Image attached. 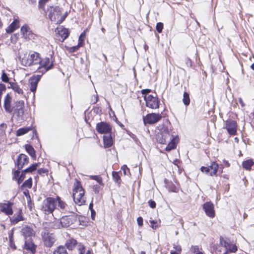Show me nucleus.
I'll return each mask as SVG.
<instances>
[{
  "label": "nucleus",
  "mask_w": 254,
  "mask_h": 254,
  "mask_svg": "<svg viewBox=\"0 0 254 254\" xmlns=\"http://www.w3.org/2000/svg\"><path fill=\"white\" fill-rule=\"evenodd\" d=\"M183 101L184 104L186 106L190 104V100L189 95L188 93H187L186 92H185L184 93Z\"/></svg>",
  "instance_id": "4c0bfd02"
},
{
  "label": "nucleus",
  "mask_w": 254,
  "mask_h": 254,
  "mask_svg": "<svg viewBox=\"0 0 254 254\" xmlns=\"http://www.w3.org/2000/svg\"><path fill=\"white\" fill-rule=\"evenodd\" d=\"M19 174H20V172L18 170L17 171H15L14 172V174H13V177L15 179H17L19 178Z\"/></svg>",
  "instance_id": "4d7b16f0"
},
{
  "label": "nucleus",
  "mask_w": 254,
  "mask_h": 254,
  "mask_svg": "<svg viewBox=\"0 0 254 254\" xmlns=\"http://www.w3.org/2000/svg\"><path fill=\"white\" fill-rule=\"evenodd\" d=\"M49 0H40L39 2L40 7L43 8L45 4Z\"/></svg>",
  "instance_id": "09e8293b"
},
{
  "label": "nucleus",
  "mask_w": 254,
  "mask_h": 254,
  "mask_svg": "<svg viewBox=\"0 0 254 254\" xmlns=\"http://www.w3.org/2000/svg\"><path fill=\"white\" fill-rule=\"evenodd\" d=\"M20 32L22 38L26 40L35 39L36 37L27 24H24L21 27Z\"/></svg>",
  "instance_id": "0eeeda50"
},
{
  "label": "nucleus",
  "mask_w": 254,
  "mask_h": 254,
  "mask_svg": "<svg viewBox=\"0 0 254 254\" xmlns=\"http://www.w3.org/2000/svg\"><path fill=\"white\" fill-rule=\"evenodd\" d=\"M148 204L149 206L152 208H154L156 207L155 202L152 200H149L148 201Z\"/></svg>",
  "instance_id": "603ef678"
},
{
  "label": "nucleus",
  "mask_w": 254,
  "mask_h": 254,
  "mask_svg": "<svg viewBox=\"0 0 254 254\" xmlns=\"http://www.w3.org/2000/svg\"><path fill=\"white\" fill-rule=\"evenodd\" d=\"M53 65V62L51 61L49 58H45L42 59H41V61L37 66V68L39 70L41 69L40 71L45 72L52 68Z\"/></svg>",
  "instance_id": "6e6552de"
},
{
  "label": "nucleus",
  "mask_w": 254,
  "mask_h": 254,
  "mask_svg": "<svg viewBox=\"0 0 254 254\" xmlns=\"http://www.w3.org/2000/svg\"><path fill=\"white\" fill-rule=\"evenodd\" d=\"M42 237L44 245L47 247H51L56 241L55 235L49 232H43Z\"/></svg>",
  "instance_id": "1a4fd4ad"
},
{
  "label": "nucleus",
  "mask_w": 254,
  "mask_h": 254,
  "mask_svg": "<svg viewBox=\"0 0 254 254\" xmlns=\"http://www.w3.org/2000/svg\"><path fill=\"white\" fill-rule=\"evenodd\" d=\"M12 88L15 92H16L18 94L23 93L22 90L17 84L13 85Z\"/></svg>",
  "instance_id": "79ce46f5"
},
{
  "label": "nucleus",
  "mask_w": 254,
  "mask_h": 254,
  "mask_svg": "<svg viewBox=\"0 0 254 254\" xmlns=\"http://www.w3.org/2000/svg\"><path fill=\"white\" fill-rule=\"evenodd\" d=\"M91 178L96 180L99 185H103V184L102 183V179L101 177H100L99 176H92L91 177Z\"/></svg>",
  "instance_id": "37998d69"
},
{
  "label": "nucleus",
  "mask_w": 254,
  "mask_h": 254,
  "mask_svg": "<svg viewBox=\"0 0 254 254\" xmlns=\"http://www.w3.org/2000/svg\"><path fill=\"white\" fill-rule=\"evenodd\" d=\"M22 233L26 240L27 238L30 239L31 237L34 236L35 235V232L33 230L27 226L23 227L22 229Z\"/></svg>",
  "instance_id": "412c9836"
},
{
  "label": "nucleus",
  "mask_w": 254,
  "mask_h": 254,
  "mask_svg": "<svg viewBox=\"0 0 254 254\" xmlns=\"http://www.w3.org/2000/svg\"><path fill=\"white\" fill-rule=\"evenodd\" d=\"M225 128L229 134L234 135L237 133V124L235 121L228 120L226 122Z\"/></svg>",
  "instance_id": "ddd939ff"
},
{
  "label": "nucleus",
  "mask_w": 254,
  "mask_h": 254,
  "mask_svg": "<svg viewBox=\"0 0 254 254\" xmlns=\"http://www.w3.org/2000/svg\"><path fill=\"white\" fill-rule=\"evenodd\" d=\"M163 28V24L161 22H158L156 25V30L159 33H161Z\"/></svg>",
  "instance_id": "c03bdc74"
},
{
  "label": "nucleus",
  "mask_w": 254,
  "mask_h": 254,
  "mask_svg": "<svg viewBox=\"0 0 254 254\" xmlns=\"http://www.w3.org/2000/svg\"><path fill=\"white\" fill-rule=\"evenodd\" d=\"M19 27V22L17 19H15L6 29V32L11 33Z\"/></svg>",
  "instance_id": "a878e982"
},
{
  "label": "nucleus",
  "mask_w": 254,
  "mask_h": 254,
  "mask_svg": "<svg viewBox=\"0 0 254 254\" xmlns=\"http://www.w3.org/2000/svg\"><path fill=\"white\" fill-rule=\"evenodd\" d=\"M251 67L254 70V63L251 65Z\"/></svg>",
  "instance_id": "774afa93"
},
{
  "label": "nucleus",
  "mask_w": 254,
  "mask_h": 254,
  "mask_svg": "<svg viewBox=\"0 0 254 254\" xmlns=\"http://www.w3.org/2000/svg\"><path fill=\"white\" fill-rule=\"evenodd\" d=\"M79 47H80L77 45V46L70 47L68 49V51L71 53L74 52L76 51L79 49Z\"/></svg>",
  "instance_id": "de8ad7c7"
},
{
  "label": "nucleus",
  "mask_w": 254,
  "mask_h": 254,
  "mask_svg": "<svg viewBox=\"0 0 254 254\" xmlns=\"http://www.w3.org/2000/svg\"><path fill=\"white\" fill-rule=\"evenodd\" d=\"M55 31L57 37L62 42L68 37L69 34L68 30L63 26L58 27Z\"/></svg>",
  "instance_id": "9b49d317"
},
{
  "label": "nucleus",
  "mask_w": 254,
  "mask_h": 254,
  "mask_svg": "<svg viewBox=\"0 0 254 254\" xmlns=\"http://www.w3.org/2000/svg\"><path fill=\"white\" fill-rule=\"evenodd\" d=\"M93 189L94 191L96 193H98L99 192L100 188L99 186L94 185L93 187Z\"/></svg>",
  "instance_id": "864d4df0"
},
{
  "label": "nucleus",
  "mask_w": 254,
  "mask_h": 254,
  "mask_svg": "<svg viewBox=\"0 0 254 254\" xmlns=\"http://www.w3.org/2000/svg\"><path fill=\"white\" fill-rule=\"evenodd\" d=\"M91 213H92V218L93 219H94V216L95 215V211L93 210V209H91Z\"/></svg>",
  "instance_id": "0e129e2a"
},
{
  "label": "nucleus",
  "mask_w": 254,
  "mask_h": 254,
  "mask_svg": "<svg viewBox=\"0 0 254 254\" xmlns=\"http://www.w3.org/2000/svg\"><path fill=\"white\" fill-rule=\"evenodd\" d=\"M149 222L150 223L151 227L153 229H156L157 228L160 226L161 221L160 220H150Z\"/></svg>",
  "instance_id": "72a5a7b5"
},
{
  "label": "nucleus",
  "mask_w": 254,
  "mask_h": 254,
  "mask_svg": "<svg viewBox=\"0 0 254 254\" xmlns=\"http://www.w3.org/2000/svg\"><path fill=\"white\" fill-rule=\"evenodd\" d=\"M57 200V203L58 202L59 206L60 207L61 209H64L65 208L66 206V204L64 202L62 201L59 197H57L55 198Z\"/></svg>",
  "instance_id": "e433bc0d"
},
{
  "label": "nucleus",
  "mask_w": 254,
  "mask_h": 254,
  "mask_svg": "<svg viewBox=\"0 0 254 254\" xmlns=\"http://www.w3.org/2000/svg\"><path fill=\"white\" fill-rule=\"evenodd\" d=\"M122 169L124 171V174L126 175L127 174L126 169L128 170V169L127 168V166L126 165H124L122 167Z\"/></svg>",
  "instance_id": "680f3d73"
},
{
  "label": "nucleus",
  "mask_w": 254,
  "mask_h": 254,
  "mask_svg": "<svg viewBox=\"0 0 254 254\" xmlns=\"http://www.w3.org/2000/svg\"><path fill=\"white\" fill-rule=\"evenodd\" d=\"M10 243V244H9V247L12 248V249L13 250H15L16 249V246L15 245H14L13 242H9Z\"/></svg>",
  "instance_id": "052dcab7"
},
{
  "label": "nucleus",
  "mask_w": 254,
  "mask_h": 254,
  "mask_svg": "<svg viewBox=\"0 0 254 254\" xmlns=\"http://www.w3.org/2000/svg\"><path fill=\"white\" fill-rule=\"evenodd\" d=\"M12 205V204L11 203H1L0 204V211L6 215H11L13 213Z\"/></svg>",
  "instance_id": "6ab92c4d"
},
{
  "label": "nucleus",
  "mask_w": 254,
  "mask_h": 254,
  "mask_svg": "<svg viewBox=\"0 0 254 254\" xmlns=\"http://www.w3.org/2000/svg\"><path fill=\"white\" fill-rule=\"evenodd\" d=\"M220 242L221 246L224 247L230 252L235 253L237 251V247L234 244H230L228 241L222 238H220Z\"/></svg>",
  "instance_id": "a211bd4d"
},
{
  "label": "nucleus",
  "mask_w": 254,
  "mask_h": 254,
  "mask_svg": "<svg viewBox=\"0 0 254 254\" xmlns=\"http://www.w3.org/2000/svg\"><path fill=\"white\" fill-rule=\"evenodd\" d=\"M24 249L29 251L32 254H34L36 252V246L32 241L29 240H26L25 241Z\"/></svg>",
  "instance_id": "b1692460"
},
{
  "label": "nucleus",
  "mask_w": 254,
  "mask_h": 254,
  "mask_svg": "<svg viewBox=\"0 0 254 254\" xmlns=\"http://www.w3.org/2000/svg\"><path fill=\"white\" fill-rule=\"evenodd\" d=\"M1 79L2 80L5 82H7L9 81V78L7 76L6 74L4 72H3L1 75Z\"/></svg>",
  "instance_id": "49530a36"
},
{
  "label": "nucleus",
  "mask_w": 254,
  "mask_h": 254,
  "mask_svg": "<svg viewBox=\"0 0 254 254\" xmlns=\"http://www.w3.org/2000/svg\"><path fill=\"white\" fill-rule=\"evenodd\" d=\"M98 96H97V95H96V96L95 97L94 100L93 101V103H96V102L98 101Z\"/></svg>",
  "instance_id": "69168bd1"
},
{
  "label": "nucleus",
  "mask_w": 254,
  "mask_h": 254,
  "mask_svg": "<svg viewBox=\"0 0 254 254\" xmlns=\"http://www.w3.org/2000/svg\"><path fill=\"white\" fill-rule=\"evenodd\" d=\"M30 62L31 65H37L38 66L39 63L41 61V58L39 57V54L37 53H34L29 55Z\"/></svg>",
  "instance_id": "393cba45"
},
{
  "label": "nucleus",
  "mask_w": 254,
  "mask_h": 254,
  "mask_svg": "<svg viewBox=\"0 0 254 254\" xmlns=\"http://www.w3.org/2000/svg\"><path fill=\"white\" fill-rule=\"evenodd\" d=\"M24 102L22 100L17 101L15 103L14 109V114L18 117H21L24 113Z\"/></svg>",
  "instance_id": "dca6fc26"
},
{
  "label": "nucleus",
  "mask_w": 254,
  "mask_h": 254,
  "mask_svg": "<svg viewBox=\"0 0 254 254\" xmlns=\"http://www.w3.org/2000/svg\"><path fill=\"white\" fill-rule=\"evenodd\" d=\"M28 163V157L23 154H20L17 160V165L18 169H21L25 165Z\"/></svg>",
  "instance_id": "aec40b11"
},
{
  "label": "nucleus",
  "mask_w": 254,
  "mask_h": 254,
  "mask_svg": "<svg viewBox=\"0 0 254 254\" xmlns=\"http://www.w3.org/2000/svg\"><path fill=\"white\" fill-rule=\"evenodd\" d=\"M112 176L114 181L117 183H119L121 180L120 176H119V174L117 172H113Z\"/></svg>",
  "instance_id": "58836bf2"
},
{
  "label": "nucleus",
  "mask_w": 254,
  "mask_h": 254,
  "mask_svg": "<svg viewBox=\"0 0 254 254\" xmlns=\"http://www.w3.org/2000/svg\"><path fill=\"white\" fill-rule=\"evenodd\" d=\"M28 207L31 209L33 206V204L32 203H31L30 202H28Z\"/></svg>",
  "instance_id": "338daca9"
},
{
  "label": "nucleus",
  "mask_w": 254,
  "mask_h": 254,
  "mask_svg": "<svg viewBox=\"0 0 254 254\" xmlns=\"http://www.w3.org/2000/svg\"><path fill=\"white\" fill-rule=\"evenodd\" d=\"M32 185V180L31 178L28 179L27 180L24 182L23 184V186L27 188H31Z\"/></svg>",
  "instance_id": "a19ab883"
},
{
  "label": "nucleus",
  "mask_w": 254,
  "mask_h": 254,
  "mask_svg": "<svg viewBox=\"0 0 254 254\" xmlns=\"http://www.w3.org/2000/svg\"><path fill=\"white\" fill-rule=\"evenodd\" d=\"M162 118L160 114L151 113L147 114L143 117V122L145 125L153 124L158 122Z\"/></svg>",
  "instance_id": "9d476101"
},
{
  "label": "nucleus",
  "mask_w": 254,
  "mask_h": 254,
  "mask_svg": "<svg viewBox=\"0 0 254 254\" xmlns=\"http://www.w3.org/2000/svg\"><path fill=\"white\" fill-rule=\"evenodd\" d=\"M96 129L100 133L108 134L111 132V127L106 123L101 122L97 124Z\"/></svg>",
  "instance_id": "4468645a"
},
{
  "label": "nucleus",
  "mask_w": 254,
  "mask_h": 254,
  "mask_svg": "<svg viewBox=\"0 0 254 254\" xmlns=\"http://www.w3.org/2000/svg\"><path fill=\"white\" fill-rule=\"evenodd\" d=\"M218 164L215 162H212L209 167H202L200 169L202 172L209 173L210 176H213L216 174L218 169Z\"/></svg>",
  "instance_id": "2eb2a0df"
},
{
  "label": "nucleus",
  "mask_w": 254,
  "mask_h": 254,
  "mask_svg": "<svg viewBox=\"0 0 254 254\" xmlns=\"http://www.w3.org/2000/svg\"><path fill=\"white\" fill-rule=\"evenodd\" d=\"M85 37V34L84 33H82L80 35L79 39H78V45L80 47H82L83 45L84 44V41Z\"/></svg>",
  "instance_id": "ea45409f"
},
{
  "label": "nucleus",
  "mask_w": 254,
  "mask_h": 254,
  "mask_svg": "<svg viewBox=\"0 0 254 254\" xmlns=\"http://www.w3.org/2000/svg\"><path fill=\"white\" fill-rule=\"evenodd\" d=\"M11 97L9 94H7L4 98V108L5 111L8 113H11L12 111V108L11 107Z\"/></svg>",
  "instance_id": "4be33fe9"
},
{
  "label": "nucleus",
  "mask_w": 254,
  "mask_h": 254,
  "mask_svg": "<svg viewBox=\"0 0 254 254\" xmlns=\"http://www.w3.org/2000/svg\"><path fill=\"white\" fill-rule=\"evenodd\" d=\"M19 60L21 64L24 66H30L31 63L30 62L29 55H19Z\"/></svg>",
  "instance_id": "bb28decb"
},
{
  "label": "nucleus",
  "mask_w": 254,
  "mask_h": 254,
  "mask_svg": "<svg viewBox=\"0 0 254 254\" xmlns=\"http://www.w3.org/2000/svg\"><path fill=\"white\" fill-rule=\"evenodd\" d=\"M13 231H12L10 234V235L9 236V242H13Z\"/></svg>",
  "instance_id": "13d9d810"
},
{
  "label": "nucleus",
  "mask_w": 254,
  "mask_h": 254,
  "mask_svg": "<svg viewBox=\"0 0 254 254\" xmlns=\"http://www.w3.org/2000/svg\"><path fill=\"white\" fill-rule=\"evenodd\" d=\"M47 13L49 18L56 24L62 23L66 17V15H62L60 8L57 6H50L48 8Z\"/></svg>",
  "instance_id": "7ed1b4c3"
},
{
  "label": "nucleus",
  "mask_w": 254,
  "mask_h": 254,
  "mask_svg": "<svg viewBox=\"0 0 254 254\" xmlns=\"http://www.w3.org/2000/svg\"><path fill=\"white\" fill-rule=\"evenodd\" d=\"M40 79V76H33L29 80V86L30 90L33 92H35L38 82Z\"/></svg>",
  "instance_id": "f3484780"
},
{
  "label": "nucleus",
  "mask_w": 254,
  "mask_h": 254,
  "mask_svg": "<svg viewBox=\"0 0 254 254\" xmlns=\"http://www.w3.org/2000/svg\"><path fill=\"white\" fill-rule=\"evenodd\" d=\"M157 133L156 139L161 144H165L167 141L170 140L166 147V151H170L176 147V143L175 139L171 135V125L168 121H165L162 124L158 126L157 127Z\"/></svg>",
  "instance_id": "f257e3e1"
},
{
  "label": "nucleus",
  "mask_w": 254,
  "mask_h": 254,
  "mask_svg": "<svg viewBox=\"0 0 254 254\" xmlns=\"http://www.w3.org/2000/svg\"><path fill=\"white\" fill-rule=\"evenodd\" d=\"M26 172H24V171L21 173V175L19 178L17 179V182L19 184H20L23 180V179L25 178V173Z\"/></svg>",
  "instance_id": "a18cd8bd"
},
{
  "label": "nucleus",
  "mask_w": 254,
  "mask_h": 254,
  "mask_svg": "<svg viewBox=\"0 0 254 254\" xmlns=\"http://www.w3.org/2000/svg\"><path fill=\"white\" fill-rule=\"evenodd\" d=\"M242 165L244 168L247 170H250L251 167L254 165V162L252 159L247 160L244 161Z\"/></svg>",
  "instance_id": "2f4dec72"
},
{
  "label": "nucleus",
  "mask_w": 254,
  "mask_h": 254,
  "mask_svg": "<svg viewBox=\"0 0 254 254\" xmlns=\"http://www.w3.org/2000/svg\"><path fill=\"white\" fill-rule=\"evenodd\" d=\"M203 209L206 215L211 218H213L215 216L214 206L212 203L207 202L203 205Z\"/></svg>",
  "instance_id": "f8f14e48"
},
{
  "label": "nucleus",
  "mask_w": 254,
  "mask_h": 254,
  "mask_svg": "<svg viewBox=\"0 0 254 254\" xmlns=\"http://www.w3.org/2000/svg\"><path fill=\"white\" fill-rule=\"evenodd\" d=\"M239 103H240V104H241V106H242V107H244V106H245V104H244V103L243 102V100H242V99L241 98H240L239 99Z\"/></svg>",
  "instance_id": "e2e57ef3"
},
{
  "label": "nucleus",
  "mask_w": 254,
  "mask_h": 254,
  "mask_svg": "<svg viewBox=\"0 0 254 254\" xmlns=\"http://www.w3.org/2000/svg\"><path fill=\"white\" fill-rule=\"evenodd\" d=\"M32 130V127H24L22 128H20L18 129L16 131V135L17 136H21L26 133H27L30 130Z\"/></svg>",
  "instance_id": "7c9ffc66"
},
{
  "label": "nucleus",
  "mask_w": 254,
  "mask_h": 254,
  "mask_svg": "<svg viewBox=\"0 0 254 254\" xmlns=\"http://www.w3.org/2000/svg\"><path fill=\"white\" fill-rule=\"evenodd\" d=\"M56 204L57 200L55 198L47 197L43 201L41 210L46 214H52L55 209Z\"/></svg>",
  "instance_id": "39448f33"
},
{
  "label": "nucleus",
  "mask_w": 254,
  "mask_h": 254,
  "mask_svg": "<svg viewBox=\"0 0 254 254\" xmlns=\"http://www.w3.org/2000/svg\"><path fill=\"white\" fill-rule=\"evenodd\" d=\"M78 250L79 251V254H83L84 247L83 245H79L78 246Z\"/></svg>",
  "instance_id": "3c124183"
},
{
  "label": "nucleus",
  "mask_w": 254,
  "mask_h": 254,
  "mask_svg": "<svg viewBox=\"0 0 254 254\" xmlns=\"http://www.w3.org/2000/svg\"><path fill=\"white\" fill-rule=\"evenodd\" d=\"M103 141L105 147H111L113 144L112 138L110 134L103 136Z\"/></svg>",
  "instance_id": "cd10ccee"
},
{
  "label": "nucleus",
  "mask_w": 254,
  "mask_h": 254,
  "mask_svg": "<svg viewBox=\"0 0 254 254\" xmlns=\"http://www.w3.org/2000/svg\"><path fill=\"white\" fill-rule=\"evenodd\" d=\"M73 198L74 202L78 205H82L86 202L85 190L81 183L76 180L73 188Z\"/></svg>",
  "instance_id": "f03ea898"
},
{
  "label": "nucleus",
  "mask_w": 254,
  "mask_h": 254,
  "mask_svg": "<svg viewBox=\"0 0 254 254\" xmlns=\"http://www.w3.org/2000/svg\"><path fill=\"white\" fill-rule=\"evenodd\" d=\"M137 222L138 225L141 227L143 225V219L141 217H139L137 219Z\"/></svg>",
  "instance_id": "5fc2aeb1"
},
{
  "label": "nucleus",
  "mask_w": 254,
  "mask_h": 254,
  "mask_svg": "<svg viewBox=\"0 0 254 254\" xmlns=\"http://www.w3.org/2000/svg\"><path fill=\"white\" fill-rule=\"evenodd\" d=\"M6 89L5 86L3 84H0V97H1V94Z\"/></svg>",
  "instance_id": "8fccbe9b"
},
{
  "label": "nucleus",
  "mask_w": 254,
  "mask_h": 254,
  "mask_svg": "<svg viewBox=\"0 0 254 254\" xmlns=\"http://www.w3.org/2000/svg\"><path fill=\"white\" fill-rule=\"evenodd\" d=\"M11 223L14 225L20 221L23 220L22 211L21 209H19L18 212L16 213L13 216L10 217Z\"/></svg>",
  "instance_id": "5701e85b"
},
{
  "label": "nucleus",
  "mask_w": 254,
  "mask_h": 254,
  "mask_svg": "<svg viewBox=\"0 0 254 254\" xmlns=\"http://www.w3.org/2000/svg\"><path fill=\"white\" fill-rule=\"evenodd\" d=\"M26 149L29 155L34 159H35L36 156L34 148L29 145H26Z\"/></svg>",
  "instance_id": "f704fd0d"
},
{
  "label": "nucleus",
  "mask_w": 254,
  "mask_h": 254,
  "mask_svg": "<svg viewBox=\"0 0 254 254\" xmlns=\"http://www.w3.org/2000/svg\"><path fill=\"white\" fill-rule=\"evenodd\" d=\"M150 91H151L150 89H146L142 90H141V93H142V94L144 95V96H145V95L149 94L148 93L149 92H150Z\"/></svg>",
  "instance_id": "6e6d98bb"
},
{
  "label": "nucleus",
  "mask_w": 254,
  "mask_h": 254,
  "mask_svg": "<svg viewBox=\"0 0 254 254\" xmlns=\"http://www.w3.org/2000/svg\"><path fill=\"white\" fill-rule=\"evenodd\" d=\"M201 250V248L197 246H192L190 248V251L193 254H204Z\"/></svg>",
  "instance_id": "473e14b6"
},
{
  "label": "nucleus",
  "mask_w": 254,
  "mask_h": 254,
  "mask_svg": "<svg viewBox=\"0 0 254 254\" xmlns=\"http://www.w3.org/2000/svg\"><path fill=\"white\" fill-rule=\"evenodd\" d=\"M53 254H68V253L64 247L60 246L54 251Z\"/></svg>",
  "instance_id": "c756f323"
},
{
  "label": "nucleus",
  "mask_w": 254,
  "mask_h": 254,
  "mask_svg": "<svg viewBox=\"0 0 254 254\" xmlns=\"http://www.w3.org/2000/svg\"><path fill=\"white\" fill-rule=\"evenodd\" d=\"M174 249L176 250V251L178 252H181L182 249L180 246H176L174 247Z\"/></svg>",
  "instance_id": "bf43d9fd"
},
{
  "label": "nucleus",
  "mask_w": 254,
  "mask_h": 254,
  "mask_svg": "<svg viewBox=\"0 0 254 254\" xmlns=\"http://www.w3.org/2000/svg\"><path fill=\"white\" fill-rule=\"evenodd\" d=\"M76 218L75 214L71 213L68 216L62 217L60 221H55L54 223L53 227L55 229L67 227L75 221Z\"/></svg>",
  "instance_id": "20e7f679"
},
{
  "label": "nucleus",
  "mask_w": 254,
  "mask_h": 254,
  "mask_svg": "<svg viewBox=\"0 0 254 254\" xmlns=\"http://www.w3.org/2000/svg\"><path fill=\"white\" fill-rule=\"evenodd\" d=\"M77 243L75 240L70 239L67 240L65 243V246L68 250H72L77 245Z\"/></svg>",
  "instance_id": "c85d7f7f"
},
{
  "label": "nucleus",
  "mask_w": 254,
  "mask_h": 254,
  "mask_svg": "<svg viewBox=\"0 0 254 254\" xmlns=\"http://www.w3.org/2000/svg\"><path fill=\"white\" fill-rule=\"evenodd\" d=\"M38 166V164L35 163L32 164L29 168L24 170V172H32L36 170L37 167Z\"/></svg>",
  "instance_id": "c9c22d12"
},
{
  "label": "nucleus",
  "mask_w": 254,
  "mask_h": 254,
  "mask_svg": "<svg viewBox=\"0 0 254 254\" xmlns=\"http://www.w3.org/2000/svg\"><path fill=\"white\" fill-rule=\"evenodd\" d=\"M146 106L151 109H157L159 106V101L156 96L147 94L144 96Z\"/></svg>",
  "instance_id": "423d86ee"
}]
</instances>
